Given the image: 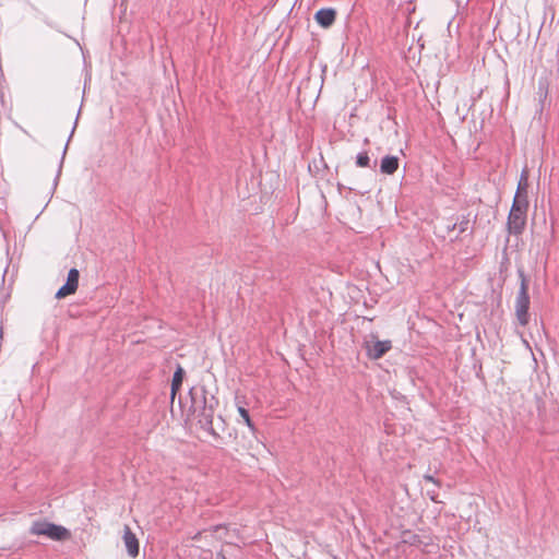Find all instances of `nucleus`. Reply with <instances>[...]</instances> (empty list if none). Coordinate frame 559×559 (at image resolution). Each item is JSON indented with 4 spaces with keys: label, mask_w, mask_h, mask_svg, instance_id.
<instances>
[{
    "label": "nucleus",
    "mask_w": 559,
    "mask_h": 559,
    "mask_svg": "<svg viewBox=\"0 0 559 559\" xmlns=\"http://www.w3.org/2000/svg\"><path fill=\"white\" fill-rule=\"evenodd\" d=\"M424 479H425L426 481H430V483H432V484H435V485H437V486H440L439 480H438V479H436V478H435L432 475H430V474H426V475H424Z\"/></svg>",
    "instance_id": "obj_19"
},
{
    "label": "nucleus",
    "mask_w": 559,
    "mask_h": 559,
    "mask_svg": "<svg viewBox=\"0 0 559 559\" xmlns=\"http://www.w3.org/2000/svg\"><path fill=\"white\" fill-rule=\"evenodd\" d=\"M31 535H44L52 540H64L70 536L69 531L62 526L47 521H35L29 527Z\"/></svg>",
    "instance_id": "obj_4"
},
{
    "label": "nucleus",
    "mask_w": 559,
    "mask_h": 559,
    "mask_svg": "<svg viewBox=\"0 0 559 559\" xmlns=\"http://www.w3.org/2000/svg\"><path fill=\"white\" fill-rule=\"evenodd\" d=\"M189 393L191 395L192 407L194 408V413H197V419L200 428L216 440L221 439V436L213 427L214 412L218 405L217 400L213 395L209 396L205 386H201L195 391L194 389H191Z\"/></svg>",
    "instance_id": "obj_1"
},
{
    "label": "nucleus",
    "mask_w": 559,
    "mask_h": 559,
    "mask_svg": "<svg viewBox=\"0 0 559 559\" xmlns=\"http://www.w3.org/2000/svg\"><path fill=\"white\" fill-rule=\"evenodd\" d=\"M402 540L405 544L416 547H428L432 544V539L429 535H419L412 531H404Z\"/></svg>",
    "instance_id": "obj_6"
},
{
    "label": "nucleus",
    "mask_w": 559,
    "mask_h": 559,
    "mask_svg": "<svg viewBox=\"0 0 559 559\" xmlns=\"http://www.w3.org/2000/svg\"><path fill=\"white\" fill-rule=\"evenodd\" d=\"M429 493V497L432 501L437 502V498H436V493L435 492H428Z\"/></svg>",
    "instance_id": "obj_22"
},
{
    "label": "nucleus",
    "mask_w": 559,
    "mask_h": 559,
    "mask_svg": "<svg viewBox=\"0 0 559 559\" xmlns=\"http://www.w3.org/2000/svg\"><path fill=\"white\" fill-rule=\"evenodd\" d=\"M399 157L394 155H385L381 159L380 173L384 175H393L399 168Z\"/></svg>",
    "instance_id": "obj_9"
},
{
    "label": "nucleus",
    "mask_w": 559,
    "mask_h": 559,
    "mask_svg": "<svg viewBox=\"0 0 559 559\" xmlns=\"http://www.w3.org/2000/svg\"><path fill=\"white\" fill-rule=\"evenodd\" d=\"M527 187H528L527 170L523 169L521 173L520 180L518 182V189H516L515 195H520L521 198H524L525 200H527Z\"/></svg>",
    "instance_id": "obj_12"
},
{
    "label": "nucleus",
    "mask_w": 559,
    "mask_h": 559,
    "mask_svg": "<svg viewBox=\"0 0 559 559\" xmlns=\"http://www.w3.org/2000/svg\"><path fill=\"white\" fill-rule=\"evenodd\" d=\"M528 201L520 195H514L511 210L508 215L507 227L510 234L521 235L526 225Z\"/></svg>",
    "instance_id": "obj_2"
},
{
    "label": "nucleus",
    "mask_w": 559,
    "mask_h": 559,
    "mask_svg": "<svg viewBox=\"0 0 559 559\" xmlns=\"http://www.w3.org/2000/svg\"><path fill=\"white\" fill-rule=\"evenodd\" d=\"M538 94L540 97L547 96V85L545 83H543L542 81H539V83H538Z\"/></svg>",
    "instance_id": "obj_18"
},
{
    "label": "nucleus",
    "mask_w": 559,
    "mask_h": 559,
    "mask_svg": "<svg viewBox=\"0 0 559 559\" xmlns=\"http://www.w3.org/2000/svg\"><path fill=\"white\" fill-rule=\"evenodd\" d=\"M355 164L357 167L374 169L377 167V159L371 160L368 152L362 151L356 155Z\"/></svg>",
    "instance_id": "obj_11"
},
{
    "label": "nucleus",
    "mask_w": 559,
    "mask_h": 559,
    "mask_svg": "<svg viewBox=\"0 0 559 559\" xmlns=\"http://www.w3.org/2000/svg\"><path fill=\"white\" fill-rule=\"evenodd\" d=\"M2 335H3V330H2V326H0V340H2Z\"/></svg>",
    "instance_id": "obj_24"
},
{
    "label": "nucleus",
    "mask_w": 559,
    "mask_h": 559,
    "mask_svg": "<svg viewBox=\"0 0 559 559\" xmlns=\"http://www.w3.org/2000/svg\"><path fill=\"white\" fill-rule=\"evenodd\" d=\"M366 348L368 357L377 360L384 356L392 348V342L390 340H377L372 345L368 344Z\"/></svg>",
    "instance_id": "obj_5"
},
{
    "label": "nucleus",
    "mask_w": 559,
    "mask_h": 559,
    "mask_svg": "<svg viewBox=\"0 0 559 559\" xmlns=\"http://www.w3.org/2000/svg\"><path fill=\"white\" fill-rule=\"evenodd\" d=\"M336 17V11L332 8H322L314 14L317 23L322 27H330Z\"/></svg>",
    "instance_id": "obj_8"
},
{
    "label": "nucleus",
    "mask_w": 559,
    "mask_h": 559,
    "mask_svg": "<svg viewBox=\"0 0 559 559\" xmlns=\"http://www.w3.org/2000/svg\"><path fill=\"white\" fill-rule=\"evenodd\" d=\"M79 277H80V273L76 269L72 267L70 269V271L68 272V276H67V281L66 283L67 284H70V286H72L74 289H78V286H79Z\"/></svg>",
    "instance_id": "obj_14"
},
{
    "label": "nucleus",
    "mask_w": 559,
    "mask_h": 559,
    "mask_svg": "<svg viewBox=\"0 0 559 559\" xmlns=\"http://www.w3.org/2000/svg\"><path fill=\"white\" fill-rule=\"evenodd\" d=\"M67 148H68V143L66 144V146H64V148L62 151V157H61V160H60V164H59V167H58L57 175H56L55 180H53L55 187L57 186L59 177H60V174H61L62 164H63L64 155L67 153Z\"/></svg>",
    "instance_id": "obj_17"
},
{
    "label": "nucleus",
    "mask_w": 559,
    "mask_h": 559,
    "mask_svg": "<svg viewBox=\"0 0 559 559\" xmlns=\"http://www.w3.org/2000/svg\"><path fill=\"white\" fill-rule=\"evenodd\" d=\"M215 559H227V558H226V556L223 554V551H218V552L216 554Z\"/></svg>",
    "instance_id": "obj_20"
},
{
    "label": "nucleus",
    "mask_w": 559,
    "mask_h": 559,
    "mask_svg": "<svg viewBox=\"0 0 559 559\" xmlns=\"http://www.w3.org/2000/svg\"><path fill=\"white\" fill-rule=\"evenodd\" d=\"M122 538L128 555L132 558H135L139 555V540L135 534L127 525L124 526Z\"/></svg>",
    "instance_id": "obj_7"
},
{
    "label": "nucleus",
    "mask_w": 559,
    "mask_h": 559,
    "mask_svg": "<svg viewBox=\"0 0 559 559\" xmlns=\"http://www.w3.org/2000/svg\"><path fill=\"white\" fill-rule=\"evenodd\" d=\"M76 292L70 284L64 283L56 293L55 297L57 299H62L69 295H72Z\"/></svg>",
    "instance_id": "obj_15"
},
{
    "label": "nucleus",
    "mask_w": 559,
    "mask_h": 559,
    "mask_svg": "<svg viewBox=\"0 0 559 559\" xmlns=\"http://www.w3.org/2000/svg\"><path fill=\"white\" fill-rule=\"evenodd\" d=\"M237 411H238V414L241 416V418L243 419L245 424L247 425V427L251 430V431H254L255 430V426L253 424V421L251 420V417L249 415V411L241 406V405H238L237 406Z\"/></svg>",
    "instance_id": "obj_13"
},
{
    "label": "nucleus",
    "mask_w": 559,
    "mask_h": 559,
    "mask_svg": "<svg viewBox=\"0 0 559 559\" xmlns=\"http://www.w3.org/2000/svg\"><path fill=\"white\" fill-rule=\"evenodd\" d=\"M456 228V223L452 224V225H448L447 229L448 231H452Z\"/></svg>",
    "instance_id": "obj_21"
},
{
    "label": "nucleus",
    "mask_w": 559,
    "mask_h": 559,
    "mask_svg": "<svg viewBox=\"0 0 559 559\" xmlns=\"http://www.w3.org/2000/svg\"><path fill=\"white\" fill-rule=\"evenodd\" d=\"M469 218L468 216H462L461 219L456 223V227L459 228V234H463L469 229Z\"/></svg>",
    "instance_id": "obj_16"
},
{
    "label": "nucleus",
    "mask_w": 559,
    "mask_h": 559,
    "mask_svg": "<svg viewBox=\"0 0 559 559\" xmlns=\"http://www.w3.org/2000/svg\"><path fill=\"white\" fill-rule=\"evenodd\" d=\"M520 278V288L515 298V317L521 326H526L530 322V295H528V281L522 269L518 270Z\"/></svg>",
    "instance_id": "obj_3"
},
{
    "label": "nucleus",
    "mask_w": 559,
    "mask_h": 559,
    "mask_svg": "<svg viewBox=\"0 0 559 559\" xmlns=\"http://www.w3.org/2000/svg\"><path fill=\"white\" fill-rule=\"evenodd\" d=\"M75 126H76V121L74 122V126H73V128H72V130H71V134H70V138H71V136H72V134L74 133V130H75Z\"/></svg>",
    "instance_id": "obj_23"
},
{
    "label": "nucleus",
    "mask_w": 559,
    "mask_h": 559,
    "mask_svg": "<svg viewBox=\"0 0 559 559\" xmlns=\"http://www.w3.org/2000/svg\"><path fill=\"white\" fill-rule=\"evenodd\" d=\"M183 377H185V370L180 365H178L174 372L171 385H170V403L171 404L175 401V396H176L177 392L180 390V388L182 385Z\"/></svg>",
    "instance_id": "obj_10"
}]
</instances>
